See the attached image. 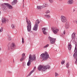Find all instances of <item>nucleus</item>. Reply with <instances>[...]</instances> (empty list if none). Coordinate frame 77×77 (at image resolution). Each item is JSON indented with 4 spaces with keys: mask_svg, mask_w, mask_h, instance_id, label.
I'll return each instance as SVG.
<instances>
[{
    "mask_svg": "<svg viewBox=\"0 0 77 77\" xmlns=\"http://www.w3.org/2000/svg\"><path fill=\"white\" fill-rule=\"evenodd\" d=\"M40 56L41 57L42 59H43V60H46L48 58H49V55L47 52H45V54L43 53Z\"/></svg>",
    "mask_w": 77,
    "mask_h": 77,
    "instance_id": "obj_3",
    "label": "nucleus"
},
{
    "mask_svg": "<svg viewBox=\"0 0 77 77\" xmlns=\"http://www.w3.org/2000/svg\"><path fill=\"white\" fill-rule=\"evenodd\" d=\"M2 22L3 23H6V19L5 18H2Z\"/></svg>",
    "mask_w": 77,
    "mask_h": 77,
    "instance_id": "obj_21",
    "label": "nucleus"
},
{
    "mask_svg": "<svg viewBox=\"0 0 77 77\" xmlns=\"http://www.w3.org/2000/svg\"><path fill=\"white\" fill-rule=\"evenodd\" d=\"M22 44H24V38H22Z\"/></svg>",
    "mask_w": 77,
    "mask_h": 77,
    "instance_id": "obj_32",
    "label": "nucleus"
},
{
    "mask_svg": "<svg viewBox=\"0 0 77 77\" xmlns=\"http://www.w3.org/2000/svg\"><path fill=\"white\" fill-rule=\"evenodd\" d=\"M7 0V1H8V0Z\"/></svg>",
    "mask_w": 77,
    "mask_h": 77,
    "instance_id": "obj_47",
    "label": "nucleus"
},
{
    "mask_svg": "<svg viewBox=\"0 0 77 77\" xmlns=\"http://www.w3.org/2000/svg\"><path fill=\"white\" fill-rule=\"evenodd\" d=\"M43 8V7L42 6H38L37 7V9H41Z\"/></svg>",
    "mask_w": 77,
    "mask_h": 77,
    "instance_id": "obj_19",
    "label": "nucleus"
},
{
    "mask_svg": "<svg viewBox=\"0 0 77 77\" xmlns=\"http://www.w3.org/2000/svg\"><path fill=\"white\" fill-rule=\"evenodd\" d=\"M8 73H9V74H11V73L12 72H11L10 71H8Z\"/></svg>",
    "mask_w": 77,
    "mask_h": 77,
    "instance_id": "obj_37",
    "label": "nucleus"
},
{
    "mask_svg": "<svg viewBox=\"0 0 77 77\" xmlns=\"http://www.w3.org/2000/svg\"><path fill=\"white\" fill-rule=\"evenodd\" d=\"M8 41H11L12 40L11 36V35L9 34L8 35Z\"/></svg>",
    "mask_w": 77,
    "mask_h": 77,
    "instance_id": "obj_18",
    "label": "nucleus"
},
{
    "mask_svg": "<svg viewBox=\"0 0 77 77\" xmlns=\"http://www.w3.org/2000/svg\"><path fill=\"white\" fill-rule=\"evenodd\" d=\"M16 47L15 44L14 43H12L10 45L8 44V50H12L13 48H15Z\"/></svg>",
    "mask_w": 77,
    "mask_h": 77,
    "instance_id": "obj_5",
    "label": "nucleus"
},
{
    "mask_svg": "<svg viewBox=\"0 0 77 77\" xmlns=\"http://www.w3.org/2000/svg\"><path fill=\"white\" fill-rule=\"evenodd\" d=\"M1 14V12L0 11V15Z\"/></svg>",
    "mask_w": 77,
    "mask_h": 77,
    "instance_id": "obj_42",
    "label": "nucleus"
},
{
    "mask_svg": "<svg viewBox=\"0 0 77 77\" xmlns=\"http://www.w3.org/2000/svg\"><path fill=\"white\" fill-rule=\"evenodd\" d=\"M65 60H62V61L61 62V63L62 65H63L64 63H65Z\"/></svg>",
    "mask_w": 77,
    "mask_h": 77,
    "instance_id": "obj_26",
    "label": "nucleus"
},
{
    "mask_svg": "<svg viewBox=\"0 0 77 77\" xmlns=\"http://www.w3.org/2000/svg\"><path fill=\"white\" fill-rule=\"evenodd\" d=\"M1 51V48L0 47V51Z\"/></svg>",
    "mask_w": 77,
    "mask_h": 77,
    "instance_id": "obj_41",
    "label": "nucleus"
},
{
    "mask_svg": "<svg viewBox=\"0 0 77 77\" xmlns=\"http://www.w3.org/2000/svg\"><path fill=\"white\" fill-rule=\"evenodd\" d=\"M24 60V57H22L20 58V62H22V61H23V60Z\"/></svg>",
    "mask_w": 77,
    "mask_h": 77,
    "instance_id": "obj_25",
    "label": "nucleus"
},
{
    "mask_svg": "<svg viewBox=\"0 0 77 77\" xmlns=\"http://www.w3.org/2000/svg\"><path fill=\"white\" fill-rule=\"evenodd\" d=\"M50 11H49V10H47L46 11V14H48V13H50Z\"/></svg>",
    "mask_w": 77,
    "mask_h": 77,
    "instance_id": "obj_31",
    "label": "nucleus"
},
{
    "mask_svg": "<svg viewBox=\"0 0 77 77\" xmlns=\"http://www.w3.org/2000/svg\"><path fill=\"white\" fill-rule=\"evenodd\" d=\"M49 1V2L50 3H53V2H54V0H48Z\"/></svg>",
    "mask_w": 77,
    "mask_h": 77,
    "instance_id": "obj_27",
    "label": "nucleus"
},
{
    "mask_svg": "<svg viewBox=\"0 0 77 77\" xmlns=\"http://www.w3.org/2000/svg\"><path fill=\"white\" fill-rule=\"evenodd\" d=\"M2 62V60L1 59H0V63H1Z\"/></svg>",
    "mask_w": 77,
    "mask_h": 77,
    "instance_id": "obj_39",
    "label": "nucleus"
},
{
    "mask_svg": "<svg viewBox=\"0 0 77 77\" xmlns=\"http://www.w3.org/2000/svg\"><path fill=\"white\" fill-rule=\"evenodd\" d=\"M49 46V44H47L46 45L44 46V48H47V47H48Z\"/></svg>",
    "mask_w": 77,
    "mask_h": 77,
    "instance_id": "obj_30",
    "label": "nucleus"
},
{
    "mask_svg": "<svg viewBox=\"0 0 77 77\" xmlns=\"http://www.w3.org/2000/svg\"><path fill=\"white\" fill-rule=\"evenodd\" d=\"M23 2H24V0H23Z\"/></svg>",
    "mask_w": 77,
    "mask_h": 77,
    "instance_id": "obj_46",
    "label": "nucleus"
},
{
    "mask_svg": "<svg viewBox=\"0 0 77 77\" xmlns=\"http://www.w3.org/2000/svg\"><path fill=\"white\" fill-rule=\"evenodd\" d=\"M38 1H41V0H38Z\"/></svg>",
    "mask_w": 77,
    "mask_h": 77,
    "instance_id": "obj_44",
    "label": "nucleus"
},
{
    "mask_svg": "<svg viewBox=\"0 0 77 77\" xmlns=\"http://www.w3.org/2000/svg\"><path fill=\"white\" fill-rule=\"evenodd\" d=\"M17 3V0H14L13 2L11 3L12 5H14Z\"/></svg>",
    "mask_w": 77,
    "mask_h": 77,
    "instance_id": "obj_17",
    "label": "nucleus"
},
{
    "mask_svg": "<svg viewBox=\"0 0 77 77\" xmlns=\"http://www.w3.org/2000/svg\"><path fill=\"white\" fill-rule=\"evenodd\" d=\"M51 30L52 32H53L56 35L59 32V29H58L56 27H52L51 28Z\"/></svg>",
    "mask_w": 77,
    "mask_h": 77,
    "instance_id": "obj_6",
    "label": "nucleus"
},
{
    "mask_svg": "<svg viewBox=\"0 0 77 77\" xmlns=\"http://www.w3.org/2000/svg\"><path fill=\"white\" fill-rule=\"evenodd\" d=\"M24 56H25V54L23 53L22 54V57H24Z\"/></svg>",
    "mask_w": 77,
    "mask_h": 77,
    "instance_id": "obj_36",
    "label": "nucleus"
},
{
    "mask_svg": "<svg viewBox=\"0 0 77 77\" xmlns=\"http://www.w3.org/2000/svg\"><path fill=\"white\" fill-rule=\"evenodd\" d=\"M3 32V28H2L1 29H0V32Z\"/></svg>",
    "mask_w": 77,
    "mask_h": 77,
    "instance_id": "obj_35",
    "label": "nucleus"
},
{
    "mask_svg": "<svg viewBox=\"0 0 77 77\" xmlns=\"http://www.w3.org/2000/svg\"><path fill=\"white\" fill-rule=\"evenodd\" d=\"M45 16L46 17V18H50V15L46 14V15H45Z\"/></svg>",
    "mask_w": 77,
    "mask_h": 77,
    "instance_id": "obj_24",
    "label": "nucleus"
},
{
    "mask_svg": "<svg viewBox=\"0 0 77 77\" xmlns=\"http://www.w3.org/2000/svg\"><path fill=\"white\" fill-rule=\"evenodd\" d=\"M42 30H43V32L44 35H47V32H46V28H42Z\"/></svg>",
    "mask_w": 77,
    "mask_h": 77,
    "instance_id": "obj_14",
    "label": "nucleus"
},
{
    "mask_svg": "<svg viewBox=\"0 0 77 77\" xmlns=\"http://www.w3.org/2000/svg\"><path fill=\"white\" fill-rule=\"evenodd\" d=\"M35 60H36V56L35 55H34L32 56L31 54H30L29 57V61L27 63V66H29L31 64V62Z\"/></svg>",
    "mask_w": 77,
    "mask_h": 77,
    "instance_id": "obj_1",
    "label": "nucleus"
},
{
    "mask_svg": "<svg viewBox=\"0 0 77 77\" xmlns=\"http://www.w3.org/2000/svg\"><path fill=\"white\" fill-rule=\"evenodd\" d=\"M69 63L68 62L66 64V67L68 68H69Z\"/></svg>",
    "mask_w": 77,
    "mask_h": 77,
    "instance_id": "obj_28",
    "label": "nucleus"
},
{
    "mask_svg": "<svg viewBox=\"0 0 77 77\" xmlns=\"http://www.w3.org/2000/svg\"><path fill=\"white\" fill-rule=\"evenodd\" d=\"M60 1H62V0H60Z\"/></svg>",
    "mask_w": 77,
    "mask_h": 77,
    "instance_id": "obj_43",
    "label": "nucleus"
},
{
    "mask_svg": "<svg viewBox=\"0 0 77 77\" xmlns=\"http://www.w3.org/2000/svg\"><path fill=\"white\" fill-rule=\"evenodd\" d=\"M44 69H45V71L47 69H49L50 68V66L48 65H47L45 66H44Z\"/></svg>",
    "mask_w": 77,
    "mask_h": 77,
    "instance_id": "obj_16",
    "label": "nucleus"
},
{
    "mask_svg": "<svg viewBox=\"0 0 77 77\" xmlns=\"http://www.w3.org/2000/svg\"><path fill=\"white\" fill-rule=\"evenodd\" d=\"M74 52H75L73 54V57H75V58L76 60V61H77V48H75L74 50Z\"/></svg>",
    "mask_w": 77,
    "mask_h": 77,
    "instance_id": "obj_11",
    "label": "nucleus"
},
{
    "mask_svg": "<svg viewBox=\"0 0 77 77\" xmlns=\"http://www.w3.org/2000/svg\"><path fill=\"white\" fill-rule=\"evenodd\" d=\"M65 27L66 29H69V23L68 22H66L65 25Z\"/></svg>",
    "mask_w": 77,
    "mask_h": 77,
    "instance_id": "obj_13",
    "label": "nucleus"
},
{
    "mask_svg": "<svg viewBox=\"0 0 77 77\" xmlns=\"http://www.w3.org/2000/svg\"><path fill=\"white\" fill-rule=\"evenodd\" d=\"M71 48H72L71 44H69L68 46V50H70L71 49Z\"/></svg>",
    "mask_w": 77,
    "mask_h": 77,
    "instance_id": "obj_22",
    "label": "nucleus"
},
{
    "mask_svg": "<svg viewBox=\"0 0 77 77\" xmlns=\"http://www.w3.org/2000/svg\"><path fill=\"white\" fill-rule=\"evenodd\" d=\"M23 8H24V4H23Z\"/></svg>",
    "mask_w": 77,
    "mask_h": 77,
    "instance_id": "obj_40",
    "label": "nucleus"
},
{
    "mask_svg": "<svg viewBox=\"0 0 77 77\" xmlns=\"http://www.w3.org/2000/svg\"><path fill=\"white\" fill-rule=\"evenodd\" d=\"M66 33V32H65V31L64 30L63 31V34H64V35H65Z\"/></svg>",
    "mask_w": 77,
    "mask_h": 77,
    "instance_id": "obj_38",
    "label": "nucleus"
},
{
    "mask_svg": "<svg viewBox=\"0 0 77 77\" xmlns=\"http://www.w3.org/2000/svg\"><path fill=\"white\" fill-rule=\"evenodd\" d=\"M11 27L12 29H15V25H13V24L12 25Z\"/></svg>",
    "mask_w": 77,
    "mask_h": 77,
    "instance_id": "obj_33",
    "label": "nucleus"
},
{
    "mask_svg": "<svg viewBox=\"0 0 77 77\" xmlns=\"http://www.w3.org/2000/svg\"><path fill=\"white\" fill-rule=\"evenodd\" d=\"M74 3V1L73 0H69L67 2L68 4L69 5H72Z\"/></svg>",
    "mask_w": 77,
    "mask_h": 77,
    "instance_id": "obj_15",
    "label": "nucleus"
},
{
    "mask_svg": "<svg viewBox=\"0 0 77 77\" xmlns=\"http://www.w3.org/2000/svg\"><path fill=\"white\" fill-rule=\"evenodd\" d=\"M58 75H59V74H58V73L55 72V77H57V76H58Z\"/></svg>",
    "mask_w": 77,
    "mask_h": 77,
    "instance_id": "obj_29",
    "label": "nucleus"
},
{
    "mask_svg": "<svg viewBox=\"0 0 77 77\" xmlns=\"http://www.w3.org/2000/svg\"><path fill=\"white\" fill-rule=\"evenodd\" d=\"M26 22L27 23V29L28 32H30L31 31V28L32 27V24L31 22L29 19H28L27 17H26Z\"/></svg>",
    "mask_w": 77,
    "mask_h": 77,
    "instance_id": "obj_2",
    "label": "nucleus"
},
{
    "mask_svg": "<svg viewBox=\"0 0 77 77\" xmlns=\"http://www.w3.org/2000/svg\"><path fill=\"white\" fill-rule=\"evenodd\" d=\"M75 33H73V34H72V39H75Z\"/></svg>",
    "mask_w": 77,
    "mask_h": 77,
    "instance_id": "obj_23",
    "label": "nucleus"
},
{
    "mask_svg": "<svg viewBox=\"0 0 77 77\" xmlns=\"http://www.w3.org/2000/svg\"><path fill=\"white\" fill-rule=\"evenodd\" d=\"M42 6L43 8H45V7H47V6H48V4H47V3H44Z\"/></svg>",
    "mask_w": 77,
    "mask_h": 77,
    "instance_id": "obj_20",
    "label": "nucleus"
},
{
    "mask_svg": "<svg viewBox=\"0 0 77 77\" xmlns=\"http://www.w3.org/2000/svg\"><path fill=\"white\" fill-rule=\"evenodd\" d=\"M61 20L62 23H65L67 21V18L66 17L62 15L61 16Z\"/></svg>",
    "mask_w": 77,
    "mask_h": 77,
    "instance_id": "obj_9",
    "label": "nucleus"
},
{
    "mask_svg": "<svg viewBox=\"0 0 77 77\" xmlns=\"http://www.w3.org/2000/svg\"><path fill=\"white\" fill-rule=\"evenodd\" d=\"M2 6H3L4 8V7H6V6H7L8 8L10 9H12V8H13L12 6L8 3H5L2 5Z\"/></svg>",
    "mask_w": 77,
    "mask_h": 77,
    "instance_id": "obj_7",
    "label": "nucleus"
},
{
    "mask_svg": "<svg viewBox=\"0 0 77 77\" xmlns=\"http://www.w3.org/2000/svg\"><path fill=\"white\" fill-rule=\"evenodd\" d=\"M38 69L39 71L42 70L43 71H45V69H44L43 66L39 65L38 67Z\"/></svg>",
    "mask_w": 77,
    "mask_h": 77,
    "instance_id": "obj_10",
    "label": "nucleus"
},
{
    "mask_svg": "<svg viewBox=\"0 0 77 77\" xmlns=\"http://www.w3.org/2000/svg\"><path fill=\"white\" fill-rule=\"evenodd\" d=\"M40 23V22L39 20L37 19L35 22V24L34 27L33 28V30H37L38 29V25Z\"/></svg>",
    "mask_w": 77,
    "mask_h": 77,
    "instance_id": "obj_4",
    "label": "nucleus"
},
{
    "mask_svg": "<svg viewBox=\"0 0 77 77\" xmlns=\"http://www.w3.org/2000/svg\"><path fill=\"white\" fill-rule=\"evenodd\" d=\"M25 65H26V63H23V64H22L23 66H25Z\"/></svg>",
    "mask_w": 77,
    "mask_h": 77,
    "instance_id": "obj_34",
    "label": "nucleus"
},
{
    "mask_svg": "<svg viewBox=\"0 0 77 77\" xmlns=\"http://www.w3.org/2000/svg\"><path fill=\"white\" fill-rule=\"evenodd\" d=\"M48 38L50 41V43L51 44H54V43H55L56 39V38H54L50 36L48 37Z\"/></svg>",
    "mask_w": 77,
    "mask_h": 77,
    "instance_id": "obj_8",
    "label": "nucleus"
},
{
    "mask_svg": "<svg viewBox=\"0 0 77 77\" xmlns=\"http://www.w3.org/2000/svg\"><path fill=\"white\" fill-rule=\"evenodd\" d=\"M36 66H35L34 67L33 69L30 72H29V75H27L26 77H29V76H30V75H31V74H32V73H33V72L35 71V70L36 69Z\"/></svg>",
    "mask_w": 77,
    "mask_h": 77,
    "instance_id": "obj_12",
    "label": "nucleus"
},
{
    "mask_svg": "<svg viewBox=\"0 0 77 77\" xmlns=\"http://www.w3.org/2000/svg\"><path fill=\"white\" fill-rule=\"evenodd\" d=\"M74 11H75V10H74Z\"/></svg>",
    "mask_w": 77,
    "mask_h": 77,
    "instance_id": "obj_45",
    "label": "nucleus"
}]
</instances>
